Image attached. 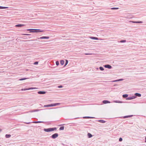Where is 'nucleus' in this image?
<instances>
[{
    "label": "nucleus",
    "mask_w": 146,
    "mask_h": 146,
    "mask_svg": "<svg viewBox=\"0 0 146 146\" xmlns=\"http://www.w3.org/2000/svg\"><path fill=\"white\" fill-rule=\"evenodd\" d=\"M25 30L29 31L30 33H39L41 32L44 31L43 30H40L38 29H26Z\"/></svg>",
    "instance_id": "1"
},
{
    "label": "nucleus",
    "mask_w": 146,
    "mask_h": 146,
    "mask_svg": "<svg viewBox=\"0 0 146 146\" xmlns=\"http://www.w3.org/2000/svg\"><path fill=\"white\" fill-rule=\"evenodd\" d=\"M57 129V128L56 127H52V128H44V131L45 132H49L52 131L54 130H56Z\"/></svg>",
    "instance_id": "2"
},
{
    "label": "nucleus",
    "mask_w": 146,
    "mask_h": 146,
    "mask_svg": "<svg viewBox=\"0 0 146 146\" xmlns=\"http://www.w3.org/2000/svg\"><path fill=\"white\" fill-rule=\"evenodd\" d=\"M58 136V134L57 133H55L52 135L50 137L53 139H55L57 138Z\"/></svg>",
    "instance_id": "3"
},
{
    "label": "nucleus",
    "mask_w": 146,
    "mask_h": 146,
    "mask_svg": "<svg viewBox=\"0 0 146 146\" xmlns=\"http://www.w3.org/2000/svg\"><path fill=\"white\" fill-rule=\"evenodd\" d=\"M133 116H134L133 115H126V116H123L121 117V118L125 119V118H128L131 117Z\"/></svg>",
    "instance_id": "4"
},
{
    "label": "nucleus",
    "mask_w": 146,
    "mask_h": 146,
    "mask_svg": "<svg viewBox=\"0 0 146 146\" xmlns=\"http://www.w3.org/2000/svg\"><path fill=\"white\" fill-rule=\"evenodd\" d=\"M43 109H36V110H32L31 111H29L27 113L29 112H37L39 111L40 110H42Z\"/></svg>",
    "instance_id": "5"
},
{
    "label": "nucleus",
    "mask_w": 146,
    "mask_h": 146,
    "mask_svg": "<svg viewBox=\"0 0 146 146\" xmlns=\"http://www.w3.org/2000/svg\"><path fill=\"white\" fill-rule=\"evenodd\" d=\"M104 67L106 68H108L109 69H111L112 68V67L109 64H106L104 65Z\"/></svg>",
    "instance_id": "6"
},
{
    "label": "nucleus",
    "mask_w": 146,
    "mask_h": 146,
    "mask_svg": "<svg viewBox=\"0 0 146 146\" xmlns=\"http://www.w3.org/2000/svg\"><path fill=\"white\" fill-rule=\"evenodd\" d=\"M135 98V96H133L127 98L126 99L127 100H131Z\"/></svg>",
    "instance_id": "7"
},
{
    "label": "nucleus",
    "mask_w": 146,
    "mask_h": 146,
    "mask_svg": "<svg viewBox=\"0 0 146 146\" xmlns=\"http://www.w3.org/2000/svg\"><path fill=\"white\" fill-rule=\"evenodd\" d=\"M90 39H91L93 40H100V39L98 37H94V36H90Z\"/></svg>",
    "instance_id": "8"
},
{
    "label": "nucleus",
    "mask_w": 146,
    "mask_h": 146,
    "mask_svg": "<svg viewBox=\"0 0 146 146\" xmlns=\"http://www.w3.org/2000/svg\"><path fill=\"white\" fill-rule=\"evenodd\" d=\"M134 96H135V98H136L137 97H141V95L140 94H139V93H135L134 94Z\"/></svg>",
    "instance_id": "9"
},
{
    "label": "nucleus",
    "mask_w": 146,
    "mask_h": 146,
    "mask_svg": "<svg viewBox=\"0 0 146 146\" xmlns=\"http://www.w3.org/2000/svg\"><path fill=\"white\" fill-rule=\"evenodd\" d=\"M46 92L44 91H39L37 92V93L39 94H44L46 93Z\"/></svg>",
    "instance_id": "10"
},
{
    "label": "nucleus",
    "mask_w": 146,
    "mask_h": 146,
    "mask_svg": "<svg viewBox=\"0 0 146 146\" xmlns=\"http://www.w3.org/2000/svg\"><path fill=\"white\" fill-rule=\"evenodd\" d=\"M25 26V25L24 24H18L15 25V26L16 27H24Z\"/></svg>",
    "instance_id": "11"
},
{
    "label": "nucleus",
    "mask_w": 146,
    "mask_h": 146,
    "mask_svg": "<svg viewBox=\"0 0 146 146\" xmlns=\"http://www.w3.org/2000/svg\"><path fill=\"white\" fill-rule=\"evenodd\" d=\"M102 103L104 104H107L110 103V102L107 100H104L103 101Z\"/></svg>",
    "instance_id": "12"
},
{
    "label": "nucleus",
    "mask_w": 146,
    "mask_h": 146,
    "mask_svg": "<svg viewBox=\"0 0 146 146\" xmlns=\"http://www.w3.org/2000/svg\"><path fill=\"white\" fill-rule=\"evenodd\" d=\"M52 107V104H49L46 105H45L44 106V107Z\"/></svg>",
    "instance_id": "13"
},
{
    "label": "nucleus",
    "mask_w": 146,
    "mask_h": 146,
    "mask_svg": "<svg viewBox=\"0 0 146 146\" xmlns=\"http://www.w3.org/2000/svg\"><path fill=\"white\" fill-rule=\"evenodd\" d=\"M113 102L116 103H123V102L122 101L119 100H114L113 101Z\"/></svg>",
    "instance_id": "14"
},
{
    "label": "nucleus",
    "mask_w": 146,
    "mask_h": 146,
    "mask_svg": "<svg viewBox=\"0 0 146 146\" xmlns=\"http://www.w3.org/2000/svg\"><path fill=\"white\" fill-rule=\"evenodd\" d=\"M128 94H124L122 95V97L123 98H126V99L127 98H128Z\"/></svg>",
    "instance_id": "15"
},
{
    "label": "nucleus",
    "mask_w": 146,
    "mask_h": 146,
    "mask_svg": "<svg viewBox=\"0 0 146 146\" xmlns=\"http://www.w3.org/2000/svg\"><path fill=\"white\" fill-rule=\"evenodd\" d=\"M98 122H101V123H104L106 122V121L102 119L99 120L98 121Z\"/></svg>",
    "instance_id": "16"
},
{
    "label": "nucleus",
    "mask_w": 146,
    "mask_h": 146,
    "mask_svg": "<svg viewBox=\"0 0 146 146\" xmlns=\"http://www.w3.org/2000/svg\"><path fill=\"white\" fill-rule=\"evenodd\" d=\"M52 104V106H56L58 105H59L60 104V103H54V104Z\"/></svg>",
    "instance_id": "17"
},
{
    "label": "nucleus",
    "mask_w": 146,
    "mask_h": 146,
    "mask_svg": "<svg viewBox=\"0 0 146 146\" xmlns=\"http://www.w3.org/2000/svg\"><path fill=\"white\" fill-rule=\"evenodd\" d=\"M88 138H90L93 136V135L90 133H88Z\"/></svg>",
    "instance_id": "18"
},
{
    "label": "nucleus",
    "mask_w": 146,
    "mask_h": 146,
    "mask_svg": "<svg viewBox=\"0 0 146 146\" xmlns=\"http://www.w3.org/2000/svg\"><path fill=\"white\" fill-rule=\"evenodd\" d=\"M83 118H94V117L89 116H85L83 117Z\"/></svg>",
    "instance_id": "19"
},
{
    "label": "nucleus",
    "mask_w": 146,
    "mask_h": 146,
    "mask_svg": "<svg viewBox=\"0 0 146 146\" xmlns=\"http://www.w3.org/2000/svg\"><path fill=\"white\" fill-rule=\"evenodd\" d=\"M8 7H3L0 6V9H6L8 8Z\"/></svg>",
    "instance_id": "20"
},
{
    "label": "nucleus",
    "mask_w": 146,
    "mask_h": 146,
    "mask_svg": "<svg viewBox=\"0 0 146 146\" xmlns=\"http://www.w3.org/2000/svg\"><path fill=\"white\" fill-rule=\"evenodd\" d=\"M42 38L43 39H48L49 38V37L48 36H42Z\"/></svg>",
    "instance_id": "21"
},
{
    "label": "nucleus",
    "mask_w": 146,
    "mask_h": 146,
    "mask_svg": "<svg viewBox=\"0 0 146 146\" xmlns=\"http://www.w3.org/2000/svg\"><path fill=\"white\" fill-rule=\"evenodd\" d=\"M29 78H21L19 79V80L22 81V80H26V79H29Z\"/></svg>",
    "instance_id": "22"
},
{
    "label": "nucleus",
    "mask_w": 146,
    "mask_h": 146,
    "mask_svg": "<svg viewBox=\"0 0 146 146\" xmlns=\"http://www.w3.org/2000/svg\"><path fill=\"white\" fill-rule=\"evenodd\" d=\"M11 135L10 134H6L5 135V137L6 138H9L11 137Z\"/></svg>",
    "instance_id": "23"
},
{
    "label": "nucleus",
    "mask_w": 146,
    "mask_h": 146,
    "mask_svg": "<svg viewBox=\"0 0 146 146\" xmlns=\"http://www.w3.org/2000/svg\"><path fill=\"white\" fill-rule=\"evenodd\" d=\"M60 63L62 65H63L64 64V61L63 60H61L60 61Z\"/></svg>",
    "instance_id": "24"
},
{
    "label": "nucleus",
    "mask_w": 146,
    "mask_h": 146,
    "mask_svg": "<svg viewBox=\"0 0 146 146\" xmlns=\"http://www.w3.org/2000/svg\"><path fill=\"white\" fill-rule=\"evenodd\" d=\"M64 129V126H62L60 127L59 128V130H63Z\"/></svg>",
    "instance_id": "25"
},
{
    "label": "nucleus",
    "mask_w": 146,
    "mask_h": 146,
    "mask_svg": "<svg viewBox=\"0 0 146 146\" xmlns=\"http://www.w3.org/2000/svg\"><path fill=\"white\" fill-rule=\"evenodd\" d=\"M126 41L125 40H122L120 41L119 42L120 43H124L126 42Z\"/></svg>",
    "instance_id": "26"
},
{
    "label": "nucleus",
    "mask_w": 146,
    "mask_h": 146,
    "mask_svg": "<svg viewBox=\"0 0 146 146\" xmlns=\"http://www.w3.org/2000/svg\"><path fill=\"white\" fill-rule=\"evenodd\" d=\"M31 123H37V121H32V122L27 123H26L27 124H29Z\"/></svg>",
    "instance_id": "27"
},
{
    "label": "nucleus",
    "mask_w": 146,
    "mask_h": 146,
    "mask_svg": "<svg viewBox=\"0 0 146 146\" xmlns=\"http://www.w3.org/2000/svg\"><path fill=\"white\" fill-rule=\"evenodd\" d=\"M65 61V63L64 66H65L68 64V60H66Z\"/></svg>",
    "instance_id": "28"
},
{
    "label": "nucleus",
    "mask_w": 146,
    "mask_h": 146,
    "mask_svg": "<svg viewBox=\"0 0 146 146\" xmlns=\"http://www.w3.org/2000/svg\"><path fill=\"white\" fill-rule=\"evenodd\" d=\"M99 69L100 70L103 71L104 70V69L103 67L102 66H100L99 67Z\"/></svg>",
    "instance_id": "29"
},
{
    "label": "nucleus",
    "mask_w": 146,
    "mask_h": 146,
    "mask_svg": "<svg viewBox=\"0 0 146 146\" xmlns=\"http://www.w3.org/2000/svg\"><path fill=\"white\" fill-rule=\"evenodd\" d=\"M28 90V88H22L21 89V91H25Z\"/></svg>",
    "instance_id": "30"
},
{
    "label": "nucleus",
    "mask_w": 146,
    "mask_h": 146,
    "mask_svg": "<svg viewBox=\"0 0 146 146\" xmlns=\"http://www.w3.org/2000/svg\"><path fill=\"white\" fill-rule=\"evenodd\" d=\"M119 9L118 7H112L111 8L112 10L117 9Z\"/></svg>",
    "instance_id": "31"
},
{
    "label": "nucleus",
    "mask_w": 146,
    "mask_h": 146,
    "mask_svg": "<svg viewBox=\"0 0 146 146\" xmlns=\"http://www.w3.org/2000/svg\"><path fill=\"white\" fill-rule=\"evenodd\" d=\"M35 89H36V88L34 87H30L29 88H28V90H33Z\"/></svg>",
    "instance_id": "32"
},
{
    "label": "nucleus",
    "mask_w": 146,
    "mask_h": 146,
    "mask_svg": "<svg viewBox=\"0 0 146 146\" xmlns=\"http://www.w3.org/2000/svg\"><path fill=\"white\" fill-rule=\"evenodd\" d=\"M56 64L57 66L59 65V62L58 61H56Z\"/></svg>",
    "instance_id": "33"
},
{
    "label": "nucleus",
    "mask_w": 146,
    "mask_h": 146,
    "mask_svg": "<svg viewBox=\"0 0 146 146\" xmlns=\"http://www.w3.org/2000/svg\"><path fill=\"white\" fill-rule=\"evenodd\" d=\"M45 122L43 121H37V123H44Z\"/></svg>",
    "instance_id": "34"
},
{
    "label": "nucleus",
    "mask_w": 146,
    "mask_h": 146,
    "mask_svg": "<svg viewBox=\"0 0 146 146\" xmlns=\"http://www.w3.org/2000/svg\"><path fill=\"white\" fill-rule=\"evenodd\" d=\"M38 61H36V62H34V65H37L38 64Z\"/></svg>",
    "instance_id": "35"
},
{
    "label": "nucleus",
    "mask_w": 146,
    "mask_h": 146,
    "mask_svg": "<svg viewBox=\"0 0 146 146\" xmlns=\"http://www.w3.org/2000/svg\"><path fill=\"white\" fill-rule=\"evenodd\" d=\"M85 55H92V53H86L85 54Z\"/></svg>",
    "instance_id": "36"
},
{
    "label": "nucleus",
    "mask_w": 146,
    "mask_h": 146,
    "mask_svg": "<svg viewBox=\"0 0 146 146\" xmlns=\"http://www.w3.org/2000/svg\"><path fill=\"white\" fill-rule=\"evenodd\" d=\"M143 23L142 21H137V23Z\"/></svg>",
    "instance_id": "37"
},
{
    "label": "nucleus",
    "mask_w": 146,
    "mask_h": 146,
    "mask_svg": "<svg viewBox=\"0 0 146 146\" xmlns=\"http://www.w3.org/2000/svg\"><path fill=\"white\" fill-rule=\"evenodd\" d=\"M122 140H123L122 138L121 137H120L119 139V141L121 142V141H122Z\"/></svg>",
    "instance_id": "38"
},
{
    "label": "nucleus",
    "mask_w": 146,
    "mask_h": 146,
    "mask_svg": "<svg viewBox=\"0 0 146 146\" xmlns=\"http://www.w3.org/2000/svg\"><path fill=\"white\" fill-rule=\"evenodd\" d=\"M123 80V79H120L117 80V81H122Z\"/></svg>",
    "instance_id": "39"
},
{
    "label": "nucleus",
    "mask_w": 146,
    "mask_h": 146,
    "mask_svg": "<svg viewBox=\"0 0 146 146\" xmlns=\"http://www.w3.org/2000/svg\"><path fill=\"white\" fill-rule=\"evenodd\" d=\"M63 87V86L62 85H60L58 86V87L59 88H61Z\"/></svg>",
    "instance_id": "40"
},
{
    "label": "nucleus",
    "mask_w": 146,
    "mask_h": 146,
    "mask_svg": "<svg viewBox=\"0 0 146 146\" xmlns=\"http://www.w3.org/2000/svg\"><path fill=\"white\" fill-rule=\"evenodd\" d=\"M130 22L133 23H137V21H131Z\"/></svg>",
    "instance_id": "41"
},
{
    "label": "nucleus",
    "mask_w": 146,
    "mask_h": 146,
    "mask_svg": "<svg viewBox=\"0 0 146 146\" xmlns=\"http://www.w3.org/2000/svg\"><path fill=\"white\" fill-rule=\"evenodd\" d=\"M42 36L40 37V38H37V39H43L42 38Z\"/></svg>",
    "instance_id": "42"
},
{
    "label": "nucleus",
    "mask_w": 146,
    "mask_h": 146,
    "mask_svg": "<svg viewBox=\"0 0 146 146\" xmlns=\"http://www.w3.org/2000/svg\"><path fill=\"white\" fill-rule=\"evenodd\" d=\"M117 81H117V80L112 81L111 82H117Z\"/></svg>",
    "instance_id": "43"
},
{
    "label": "nucleus",
    "mask_w": 146,
    "mask_h": 146,
    "mask_svg": "<svg viewBox=\"0 0 146 146\" xmlns=\"http://www.w3.org/2000/svg\"><path fill=\"white\" fill-rule=\"evenodd\" d=\"M22 35H28V34H23Z\"/></svg>",
    "instance_id": "44"
},
{
    "label": "nucleus",
    "mask_w": 146,
    "mask_h": 146,
    "mask_svg": "<svg viewBox=\"0 0 146 146\" xmlns=\"http://www.w3.org/2000/svg\"><path fill=\"white\" fill-rule=\"evenodd\" d=\"M60 107H57V108H60ZM55 109V108H49L48 109Z\"/></svg>",
    "instance_id": "45"
},
{
    "label": "nucleus",
    "mask_w": 146,
    "mask_h": 146,
    "mask_svg": "<svg viewBox=\"0 0 146 146\" xmlns=\"http://www.w3.org/2000/svg\"><path fill=\"white\" fill-rule=\"evenodd\" d=\"M32 37V36H28V38H31Z\"/></svg>",
    "instance_id": "46"
},
{
    "label": "nucleus",
    "mask_w": 146,
    "mask_h": 146,
    "mask_svg": "<svg viewBox=\"0 0 146 146\" xmlns=\"http://www.w3.org/2000/svg\"><path fill=\"white\" fill-rule=\"evenodd\" d=\"M118 86V85L117 84H114L113 86Z\"/></svg>",
    "instance_id": "47"
},
{
    "label": "nucleus",
    "mask_w": 146,
    "mask_h": 146,
    "mask_svg": "<svg viewBox=\"0 0 146 146\" xmlns=\"http://www.w3.org/2000/svg\"><path fill=\"white\" fill-rule=\"evenodd\" d=\"M145 142L146 143V136H145Z\"/></svg>",
    "instance_id": "48"
},
{
    "label": "nucleus",
    "mask_w": 146,
    "mask_h": 146,
    "mask_svg": "<svg viewBox=\"0 0 146 146\" xmlns=\"http://www.w3.org/2000/svg\"><path fill=\"white\" fill-rule=\"evenodd\" d=\"M28 35H29V36H32V35H31V34H28Z\"/></svg>",
    "instance_id": "49"
},
{
    "label": "nucleus",
    "mask_w": 146,
    "mask_h": 146,
    "mask_svg": "<svg viewBox=\"0 0 146 146\" xmlns=\"http://www.w3.org/2000/svg\"><path fill=\"white\" fill-rule=\"evenodd\" d=\"M1 129H0V132L1 131Z\"/></svg>",
    "instance_id": "50"
},
{
    "label": "nucleus",
    "mask_w": 146,
    "mask_h": 146,
    "mask_svg": "<svg viewBox=\"0 0 146 146\" xmlns=\"http://www.w3.org/2000/svg\"><path fill=\"white\" fill-rule=\"evenodd\" d=\"M77 118H75L74 119H77Z\"/></svg>",
    "instance_id": "51"
},
{
    "label": "nucleus",
    "mask_w": 146,
    "mask_h": 146,
    "mask_svg": "<svg viewBox=\"0 0 146 146\" xmlns=\"http://www.w3.org/2000/svg\"><path fill=\"white\" fill-rule=\"evenodd\" d=\"M145 131H146V129H145Z\"/></svg>",
    "instance_id": "52"
}]
</instances>
